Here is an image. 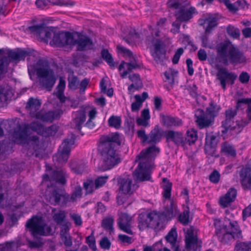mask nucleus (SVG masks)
Instances as JSON below:
<instances>
[{
	"label": "nucleus",
	"mask_w": 251,
	"mask_h": 251,
	"mask_svg": "<svg viewBox=\"0 0 251 251\" xmlns=\"http://www.w3.org/2000/svg\"><path fill=\"white\" fill-rule=\"evenodd\" d=\"M121 134L118 132L103 135L100 139L98 150L102 158L100 169L102 171L110 170L122 161L117 150L122 144Z\"/></svg>",
	"instance_id": "nucleus-1"
},
{
	"label": "nucleus",
	"mask_w": 251,
	"mask_h": 251,
	"mask_svg": "<svg viewBox=\"0 0 251 251\" xmlns=\"http://www.w3.org/2000/svg\"><path fill=\"white\" fill-rule=\"evenodd\" d=\"M77 38L75 39L74 33L68 31H61L53 37V43L59 47H64L67 45L76 46V50L83 51L93 50L95 44L92 39L88 35L76 32Z\"/></svg>",
	"instance_id": "nucleus-2"
},
{
	"label": "nucleus",
	"mask_w": 251,
	"mask_h": 251,
	"mask_svg": "<svg viewBox=\"0 0 251 251\" xmlns=\"http://www.w3.org/2000/svg\"><path fill=\"white\" fill-rule=\"evenodd\" d=\"M34 70L40 78V84L50 90L56 80L53 70L48 64L45 67L43 62L40 61L37 62Z\"/></svg>",
	"instance_id": "nucleus-3"
},
{
	"label": "nucleus",
	"mask_w": 251,
	"mask_h": 251,
	"mask_svg": "<svg viewBox=\"0 0 251 251\" xmlns=\"http://www.w3.org/2000/svg\"><path fill=\"white\" fill-rule=\"evenodd\" d=\"M25 227L31 232L33 238L38 235L46 236L51 231L50 226L45 222L41 216H33L26 222Z\"/></svg>",
	"instance_id": "nucleus-4"
},
{
	"label": "nucleus",
	"mask_w": 251,
	"mask_h": 251,
	"mask_svg": "<svg viewBox=\"0 0 251 251\" xmlns=\"http://www.w3.org/2000/svg\"><path fill=\"white\" fill-rule=\"evenodd\" d=\"M137 133L138 137L142 140V143L148 144L156 145L161 142L163 136L164 137V131L158 125H155L148 135L144 129L138 130Z\"/></svg>",
	"instance_id": "nucleus-5"
},
{
	"label": "nucleus",
	"mask_w": 251,
	"mask_h": 251,
	"mask_svg": "<svg viewBox=\"0 0 251 251\" xmlns=\"http://www.w3.org/2000/svg\"><path fill=\"white\" fill-rule=\"evenodd\" d=\"M26 30L29 31L31 33L35 34L37 36L41 38V40L44 42H48V39H50L52 37V34L53 33V36L52 41L50 42L51 45H54L53 43V39L54 35L57 34L54 30V27L52 26H47L44 23H41L39 25L29 26ZM60 31L58 33H59ZM56 46H57L56 45Z\"/></svg>",
	"instance_id": "nucleus-6"
},
{
	"label": "nucleus",
	"mask_w": 251,
	"mask_h": 251,
	"mask_svg": "<svg viewBox=\"0 0 251 251\" xmlns=\"http://www.w3.org/2000/svg\"><path fill=\"white\" fill-rule=\"evenodd\" d=\"M153 45V52L151 53L154 60L157 64L164 65V62L168 59L167 50L165 44L159 38L152 37L151 40Z\"/></svg>",
	"instance_id": "nucleus-7"
},
{
	"label": "nucleus",
	"mask_w": 251,
	"mask_h": 251,
	"mask_svg": "<svg viewBox=\"0 0 251 251\" xmlns=\"http://www.w3.org/2000/svg\"><path fill=\"white\" fill-rule=\"evenodd\" d=\"M230 231H227L223 234H221L218 238L220 242L224 244H228L231 239H243V236L242 230L236 221H230Z\"/></svg>",
	"instance_id": "nucleus-8"
},
{
	"label": "nucleus",
	"mask_w": 251,
	"mask_h": 251,
	"mask_svg": "<svg viewBox=\"0 0 251 251\" xmlns=\"http://www.w3.org/2000/svg\"><path fill=\"white\" fill-rule=\"evenodd\" d=\"M48 200L49 202L54 206L60 204L65 205L69 201V196L68 194H63L60 188L55 186L50 191Z\"/></svg>",
	"instance_id": "nucleus-9"
},
{
	"label": "nucleus",
	"mask_w": 251,
	"mask_h": 251,
	"mask_svg": "<svg viewBox=\"0 0 251 251\" xmlns=\"http://www.w3.org/2000/svg\"><path fill=\"white\" fill-rule=\"evenodd\" d=\"M217 78L220 81L222 88L226 90V84L233 85L237 78V75L234 73L229 72L226 68L221 67L218 69Z\"/></svg>",
	"instance_id": "nucleus-10"
},
{
	"label": "nucleus",
	"mask_w": 251,
	"mask_h": 251,
	"mask_svg": "<svg viewBox=\"0 0 251 251\" xmlns=\"http://www.w3.org/2000/svg\"><path fill=\"white\" fill-rule=\"evenodd\" d=\"M164 137L166 139V142L168 144L172 142L177 147L185 146L186 139L181 131L166 130L164 131Z\"/></svg>",
	"instance_id": "nucleus-11"
},
{
	"label": "nucleus",
	"mask_w": 251,
	"mask_h": 251,
	"mask_svg": "<svg viewBox=\"0 0 251 251\" xmlns=\"http://www.w3.org/2000/svg\"><path fill=\"white\" fill-rule=\"evenodd\" d=\"M133 175L140 181H152L150 171V165L146 162H140L136 168Z\"/></svg>",
	"instance_id": "nucleus-12"
},
{
	"label": "nucleus",
	"mask_w": 251,
	"mask_h": 251,
	"mask_svg": "<svg viewBox=\"0 0 251 251\" xmlns=\"http://www.w3.org/2000/svg\"><path fill=\"white\" fill-rule=\"evenodd\" d=\"M185 248L188 251H200L201 248V241H198L197 235H194L192 229H188L185 237Z\"/></svg>",
	"instance_id": "nucleus-13"
},
{
	"label": "nucleus",
	"mask_w": 251,
	"mask_h": 251,
	"mask_svg": "<svg viewBox=\"0 0 251 251\" xmlns=\"http://www.w3.org/2000/svg\"><path fill=\"white\" fill-rule=\"evenodd\" d=\"M158 213L156 210H153L150 212H143L139 214L138 217V227L140 230H144L149 227L151 222L153 221L155 216Z\"/></svg>",
	"instance_id": "nucleus-14"
},
{
	"label": "nucleus",
	"mask_w": 251,
	"mask_h": 251,
	"mask_svg": "<svg viewBox=\"0 0 251 251\" xmlns=\"http://www.w3.org/2000/svg\"><path fill=\"white\" fill-rule=\"evenodd\" d=\"M179 212V210L176 204L173 199H171L170 205L165 206L164 211L158 212V214L157 216L159 219L163 218L169 221L175 217Z\"/></svg>",
	"instance_id": "nucleus-15"
},
{
	"label": "nucleus",
	"mask_w": 251,
	"mask_h": 251,
	"mask_svg": "<svg viewBox=\"0 0 251 251\" xmlns=\"http://www.w3.org/2000/svg\"><path fill=\"white\" fill-rule=\"evenodd\" d=\"M196 10V8L193 6L187 9L186 4H183L175 11L174 16L177 21L180 22H187L192 18L193 14Z\"/></svg>",
	"instance_id": "nucleus-16"
},
{
	"label": "nucleus",
	"mask_w": 251,
	"mask_h": 251,
	"mask_svg": "<svg viewBox=\"0 0 251 251\" xmlns=\"http://www.w3.org/2000/svg\"><path fill=\"white\" fill-rule=\"evenodd\" d=\"M217 144L218 140L216 135H209L206 133L204 149V153L212 157H219V155L216 154Z\"/></svg>",
	"instance_id": "nucleus-17"
},
{
	"label": "nucleus",
	"mask_w": 251,
	"mask_h": 251,
	"mask_svg": "<svg viewBox=\"0 0 251 251\" xmlns=\"http://www.w3.org/2000/svg\"><path fill=\"white\" fill-rule=\"evenodd\" d=\"M239 176L241 185L244 190H251V166L247 164L241 169Z\"/></svg>",
	"instance_id": "nucleus-18"
},
{
	"label": "nucleus",
	"mask_w": 251,
	"mask_h": 251,
	"mask_svg": "<svg viewBox=\"0 0 251 251\" xmlns=\"http://www.w3.org/2000/svg\"><path fill=\"white\" fill-rule=\"evenodd\" d=\"M195 116L197 119L196 122L200 129L209 127L214 124V120L210 117L208 118V116L205 114L204 111L202 109H198Z\"/></svg>",
	"instance_id": "nucleus-19"
},
{
	"label": "nucleus",
	"mask_w": 251,
	"mask_h": 251,
	"mask_svg": "<svg viewBox=\"0 0 251 251\" xmlns=\"http://www.w3.org/2000/svg\"><path fill=\"white\" fill-rule=\"evenodd\" d=\"M52 218L56 225L61 227V229H64L65 232L69 231L71 223L67 219V212L65 210H60L54 214Z\"/></svg>",
	"instance_id": "nucleus-20"
},
{
	"label": "nucleus",
	"mask_w": 251,
	"mask_h": 251,
	"mask_svg": "<svg viewBox=\"0 0 251 251\" xmlns=\"http://www.w3.org/2000/svg\"><path fill=\"white\" fill-rule=\"evenodd\" d=\"M228 56L230 63L233 65L245 63L246 57L244 53L238 48H233L228 50Z\"/></svg>",
	"instance_id": "nucleus-21"
},
{
	"label": "nucleus",
	"mask_w": 251,
	"mask_h": 251,
	"mask_svg": "<svg viewBox=\"0 0 251 251\" xmlns=\"http://www.w3.org/2000/svg\"><path fill=\"white\" fill-rule=\"evenodd\" d=\"M237 195V190L234 187H231L224 196L220 197L219 204L223 208L228 207L231 203L235 201Z\"/></svg>",
	"instance_id": "nucleus-22"
},
{
	"label": "nucleus",
	"mask_w": 251,
	"mask_h": 251,
	"mask_svg": "<svg viewBox=\"0 0 251 251\" xmlns=\"http://www.w3.org/2000/svg\"><path fill=\"white\" fill-rule=\"evenodd\" d=\"M160 122L162 126L169 128L172 127H178L183 125L182 120L178 117H174L163 114H160Z\"/></svg>",
	"instance_id": "nucleus-23"
},
{
	"label": "nucleus",
	"mask_w": 251,
	"mask_h": 251,
	"mask_svg": "<svg viewBox=\"0 0 251 251\" xmlns=\"http://www.w3.org/2000/svg\"><path fill=\"white\" fill-rule=\"evenodd\" d=\"M13 137L18 144L25 145L28 138V128L19 126L18 129L14 131Z\"/></svg>",
	"instance_id": "nucleus-24"
},
{
	"label": "nucleus",
	"mask_w": 251,
	"mask_h": 251,
	"mask_svg": "<svg viewBox=\"0 0 251 251\" xmlns=\"http://www.w3.org/2000/svg\"><path fill=\"white\" fill-rule=\"evenodd\" d=\"M71 153V149L69 147L65 146L62 151H58L52 156L53 161L60 164L66 163L69 158Z\"/></svg>",
	"instance_id": "nucleus-25"
},
{
	"label": "nucleus",
	"mask_w": 251,
	"mask_h": 251,
	"mask_svg": "<svg viewBox=\"0 0 251 251\" xmlns=\"http://www.w3.org/2000/svg\"><path fill=\"white\" fill-rule=\"evenodd\" d=\"M130 218L128 214L124 213L118 219V226L119 229L130 235L133 234V231L131 229L130 224Z\"/></svg>",
	"instance_id": "nucleus-26"
},
{
	"label": "nucleus",
	"mask_w": 251,
	"mask_h": 251,
	"mask_svg": "<svg viewBox=\"0 0 251 251\" xmlns=\"http://www.w3.org/2000/svg\"><path fill=\"white\" fill-rule=\"evenodd\" d=\"M86 119V112L85 109H79L75 114V118L73 119V123L75 124V128L78 130L81 135L84 133L81 132L82 125L85 122Z\"/></svg>",
	"instance_id": "nucleus-27"
},
{
	"label": "nucleus",
	"mask_w": 251,
	"mask_h": 251,
	"mask_svg": "<svg viewBox=\"0 0 251 251\" xmlns=\"http://www.w3.org/2000/svg\"><path fill=\"white\" fill-rule=\"evenodd\" d=\"M67 176L66 171L62 169L54 170L51 173L52 181L62 185H64L67 183Z\"/></svg>",
	"instance_id": "nucleus-28"
},
{
	"label": "nucleus",
	"mask_w": 251,
	"mask_h": 251,
	"mask_svg": "<svg viewBox=\"0 0 251 251\" xmlns=\"http://www.w3.org/2000/svg\"><path fill=\"white\" fill-rule=\"evenodd\" d=\"M151 145L148 148L143 149L141 151L140 153L137 155V158L139 160L141 159L149 158L152 157L155 152L160 151L159 148H157L155 145L151 144Z\"/></svg>",
	"instance_id": "nucleus-29"
},
{
	"label": "nucleus",
	"mask_w": 251,
	"mask_h": 251,
	"mask_svg": "<svg viewBox=\"0 0 251 251\" xmlns=\"http://www.w3.org/2000/svg\"><path fill=\"white\" fill-rule=\"evenodd\" d=\"M17 51H10L8 53V57L12 60L20 61L25 59V57L31 55L30 51L18 49Z\"/></svg>",
	"instance_id": "nucleus-30"
},
{
	"label": "nucleus",
	"mask_w": 251,
	"mask_h": 251,
	"mask_svg": "<svg viewBox=\"0 0 251 251\" xmlns=\"http://www.w3.org/2000/svg\"><path fill=\"white\" fill-rule=\"evenodd\" d=\"M221 151L228 157H235L236 156L235 148L227 142H225L222 144Z\"/></svg>",
	"instance_id": "nucleus-31"
},
{
	"label": "nucleus",
	"mask_w": 251,
	"mask_h": 251,
	"mask_svg": "<svg viewBox=\"0 0 251 251\" xmlns=\"http://www.w3.org/2000/svg\"><path fill=\"white\" fill-rule=\"evenodd\" d=\"M162 182L164 184L162 186L163 189L162 195L166 199H171V193L172 189V183L167 177L162 178Z\"/></svg>",
	"instance_id": "nucleus-32"
},
{
	"label": "nucleus",
	"mask_w": 251,
	"mask_h": 251,
	"mask_svg": "<svg viewBox=\"0 0 251 251\" xmlns=\"http://www.w3.org/2000/svg\"><path fill=\"white\" fill-rule=\"evenodd\" d=\"M42 104L41 100L30 97L28 99L25 105V108L27 109L34 110V112H37L41 107Z\"/></svg>",
	"instance_id": "nucleus-33"
},
{
	"label": "nucleus",
	"mask_w": 251,
	"mask_h": 251,
	"mask_svg": "<svg viewBox=\"0 0 251 251\" xmlns=\"http://www.w3.org/2000/svg\"><path fill=\"white\" fill-rule=\"evenodd\" d=\"M71 171L76 175H82L85 171L86 164L83 162H73L70 164Z\"/></svg>",
	"instance_id": "nucleus-34"
},
{
	"label": "nucleus",
	"mask_w": 251,
	"mask_h": 251,
	"mask_svg": "<svg viewBox=\"0 0 251 251\" xmlns=\"http://www.w3.org/2000/svg\"><path fill=\"white\" fill-rule=\"evenodd\" d=\"M177 236L176 228L174 227L169 231L165 237L166 241L171 244L172 248H173V247L176 245Z\"/></svg>",
	"instance_id": "nucleus-35"
},
{
	"label": "nucleus",
	"mask_w": 251,
	"mask_h": 251,
	"mask_svg": "<svg viewBox=\"0 0 251 251\" xmlns=\"http://www.w3.org/2000/svg\"><path fill=\"white\" fill-rule=\"evenodd\" d=\"M186 209L180 213L178 217V221L183 226H187L191 223L192 220L190 219V208L188 205L186 206Z\"/></svg>",
	"instance_id": "nucleus-36"
},
{
	"label": "nucleus",
	"mask_w": 251,
	"mask_h": 251,
	"mask_svg": "<svg viewBox=\"0 0 251 251\" xmlns=\"http://www.w3.org/2000/svg\"><path fill=\"white\" fill-rule=\"evenodd\" d=\"M118 183L120 184L119 191L125 192L126 193H132L131 192V186L132 181L131 180L126 178H120L118 180Z\"/></svg>",
	"instance_id": "nucleus-37"
},
{
	"label": "nucleus",
	"mask_w": 251,
	"mask_h": 251,
	"mask_svg": "<svg viewBox=\"0 0 251 251\" xmlns=\"http://www.w3.org/2000/svg\"><path fill=\"white\" fill-rule=\"evenodd\" d=\"M186 136L187 137H185V145L187 144L191 146L194 144L198 139L197 131L194 128L188 130L186 132Z\"/></svg>",
	"instance_id": "nucleus-38"
},
{
	"label": "nucleus",
	"mask_w": 251,
	"mask_h": 251,
	"mask_svg": "<svg viewBox=\"0 0 251 251\" xmlns=\"http://www.w3.org/2000/svg\"><path fill=\"white\" fill-rule=\"evenodd\" d=\"M114 221V219L112 217H108L104 218L101 222V226L104 229L109 230L110 234L114 233L113 227Z\"/></svg>",
	"instance_id": "nucleus-39"
},
{
	"label": "nucleus",
	"mask_w": 251,
	"mask_h": 251,
	"mask_svg": "<svg viewBox=\"0 0 251 251\" xmlns=\"http://www.w3.org/2000/svg\"><path fill=\"white\" fill-rule=\"evenodd\" d=\"M125 131L126 134L132 136L135 131V124L133 118L126 119L124 123Z\"/></svg>",
	"instance_id": "nucleus-40"
},
{
	"label": "nucleus",
	"mask_w": 251,
	"mask_h": 251,
	"mask_svg": "<svg viewBox=\"0 0 251 251\" xmlns=\"http://www.w3.org/2000/svg\"><path fill=\"white\" fill-rule=\"evenodd\" d=\"M234 251H251V241H237L235 245Z\"/></svg>",
	"instance_id": "nucleus-41"
},
{
	"label": "nucleus",
	"mask_w": 251,
	"mask_h": 251,
	"mask_svg": "<svg viewBox=\"0 0 251 251\" xmlns=\"http://www.w3.org/2000/svg\"><path fill=\"white\" fill-rule=\"evenodd\" d=\"M101 56L110 67H114L115 62L113 58L107 49H103L101 50Z\"/></svg>",
	"instance_id": "nucleus-42"
},
{
	"label": "nucleus",
	"mask_w": 251,
	"mask_h": 251,
	"mask_svg": "<svg viewBox=\"0 0 251 251\" xmlns=\"http://www.w3.org/2000/svg\"><path fill=\"white\" fill-rule=\"evenodd\" d=\"M20 246L18 241H8L2 245L0 251H15V249Z\"/></svg>",
	"instance_id": "nucleus-43"
},
{
	"label": "nucleus",
	"mask_w": 251,
	"mask_h": 251,
	"mask_svg": "<svg viewBox=\"0 0 251 251\" xmlns=\"http://www.w3.org/2000/svg\"><path fill=\"white\" fill-rule=\"evenodd\" d=\"M73 63L75 66H77L79 62H85L89 57L83 52H77L72 54Z\"/></svg>",
	"instance_id": "nucleus-44"
},
{
	"label": "nucleus",
	"mask_w": 251,
	"mask_h": 251,
	"mask_svg": "<svg viewBox=\"0 0 251 251\" xmlns=\"http://www.w3.org/2000/svg\"><path fill=\"white\" fill-rule=\"evenodd\" d=\"M122 119L120 116L112 115L108 120V126L110 127L119 129L121 126Z\"/></svg>",
	"instance_id": "nucleus-45"
},
{
	"label": "nucleus",
	"mask_w": 251,
	"mask_h": 251,
	"mask_svg": "<svg viewBox=\"0 0 251 251\" xmlns=\"http://www.w3.org/2000/svg\"><path fill=\"white\" fill-rule=\"evenodd\" d=\"M227 34L233 39H238L240 37V32L238 27H235L234 25H229L226 28Z\"/></svg>",
	"instance_id": "nucleus-46"
},
{
	"label": "nucleus",
	"mask_w": 251,
	"mask_h": 251,
	"mask_svg": "<svg viewBox=\"0 0 251 251\" xmlns=\"http://www.w3.org/2000/svg\"><path fill=\"white\" fill-rule=\"evenodd\" d=\"M60 236L66 247H70L72 246V237L70 235L69 231L65 232L64 229H61Z\"/></svg>",
	"instance_id": "nucleus-47"
},
{
	"label": "nucleus",
	"mask_w": 251,
	"mask_h": 251,
	"mask_svg": "<svg viewBox=\"0 0 251 251\" xmlns=\"http://www.w3.org/2000/svg\"><path fill=\"white\" fill-rule=\"evenodd\" d=\"M178 73V71L173 68H170L169 72L165 71L163 73L166 80H170L169 83L172 86H173L175 84V75L177 74Z\"/></svg>",
	"instance_id": "nucleus-48"
},
{
	"label": "nucleus",
	"mask_w": 251,
	"mask_h": 251,
	"mask_svg": "<svg viewBox=\"0 0 251 251\" xmlns=\"http://www.w3.org/2000/svg\"><path fill=\"white\" fill-rule=\"evenodd\" d=\"M128 78L130 81L135 82V84L137 85L136 87V90H139L143 87V83L139 74L134 73L130 75Z\"/></svg>",
	"instance_id": "nucleus-49"
},
{
	"label": "nucleus",
	"mask_w": 251,
	"mask_h": 251,
	"mask_svg": "<svg viewBox=\"0 0 251 251\" xmlns=\"http://www.w3.org/2000/svg\"><path fill=\"white\" fill-rule=\"evenodd\" d=\"M41 235L37 236V237L33 238L36 239L37 241L28 240L27 245L30 249H38L42 247L44 245V242H42V238L40 237Z\"/></svg>",
	"instance_id": "nucleus-50"
},
{
	"label": "nucleus",
	"mask_w": 251,
	"mask_h": 251,
	"mask_svg": "<svg viewBox=\"0 0 251 251\" xmlns=\"http://www.w3.org/2000/svg\"><path fill=\"white\" fill-rule=\"evenodd\" d=\"M249 122L244 120H241L240 121L237 120L236 121V125L232 126V127H234L232 131H234L235 133L238 134L241 133L243 130L244 128L248 125Z\"/></svg>",
	"instance_id": "nucleus-51"
},
{
	"label": "nucleus",
	"mask_w": 251,
	"mask_h": 251,
	"mask_svg": "<svg viewBox=\"0 0 251 251\" xmlns=\"http://www.w3.org/2000/svg\"><path fill=\"white\" fill-rule=\"evenodd\" d=\"M106 80L103 78L100 81V87L101 92L104 94H106L107 96L109 98L113 97L114 94V89L113 88H109L107 90V87L105 84Z\"/></svg>",
	"instance_id": "nucleus-52"
},
{
	"label": "nucleus",
	"mask_w": 251,
	"mask_h": 251,
	"mask_svg": "<svg viewBox=\"0 0 251 251\" xmlns=\"http://www.w3.org/2000/svg\"><path fill=\"white\" fill-rule=\"evenodd\" d=\"M132 193H126L119 191V194L116 197L117 203L118 205L123 204L128 199Z\"/></svg>",
	"instance_id": "nucleus-53"
},
{
	"label": "nucleus",
	"mask_w": 251,
	"mask_h": 251,
	"mask_svg": "<svg viewBox=\"0 0 251 251\" xmlns=\"http://www.w3.org/2000/svg\"><path fill=\"white\" fill-rule=\"evenodd\" d=\"M85 242L88 245L89 248L93 251H97V248L94 231H92L90 235L86 237Z\"/></svg>",
	"instance_id": "nucleus-54"
},
{
	"label": "nucleus",
	"mask_w": 251,
	"mask_h": 251,
	"mask_svg": "<svg viewBox=\"0 0 251 251\" xmlns=\"http://www.w3.org/2000/svg\"><path fill=\"white\" fill-rule=\"evenodd\" d=\"M37 118H40L44 122L51 123L54 121L51 111H49L44 114H41L40 112H38L37 114Z\"/></svg>",
	"instance_id": "nucleus-55"
},
{
	"label": "nucleus",
	"mask_w": 251,
	"mask_h": 251,
	"mask_svg": "<svg viewBox=\"0 0 251 251\" xmlns=\"http://www.w3.org/2000/svg\"><path fill=\"white\" fill-rule=\"evenodd\" d=\"M226 220L229 222L228 225L222 224L220 225L218 228L216 227L215 233L218 238L220 237L222 230H223L225 233L227 232V231H231V229L230 228V221H231V220L228 218H226Z\"/></svg>",
	"instance_id": "nucleus-56"
},
{
	"label": "nucleus",
	"mask_w": 251,
	"mask_h": 251,
	"mask_svg": "<svg viewBox=\"0 0 251 251\" xmlns=\"http://www.w3.org/2000/svg\"><path fill=\"white\" fill-rule=\"evenodd\" d=\"M94 182L92 179H87L83 183V188L85 190V195L91 194L94 191Z\"/></svg>",
	"instance_id": "nucleus-57"
},
{
	"label": "nucleus",
	"mask_w": 251,
	"mask_h": 251,
	"mask_svg": "<svg viewBox=\"0 0 251 251\" xmlns=\"http://www.w3.org/2000/svg\"><path fill=\"white\" fill-rule=\"evenodd\" d=\"M206 112V114L213 120L218 116V113L216 112L215 103L213 101L209 103V107H207Z\"/></svg>",
	"instance_id": "nucleus-58"
},
{
	"label": "nucleus",
	"mask_w": 251,
	"mask_h": 251,
	"mask_svg": "<svg viewBox=\"0 0 251 251\" xmlns=\"http://www.w3.org/2000/svg\"><path fill=\"white\" fill-rule=\"evenodd\" d=\"M100 247L106 250H109L111 247V242L106 236L103 237L100 241Z\"/></svg>",
	"instance_id": "nucleus-59"
},
{
	"label": "nucleus",
	"mask_w": 251,
	"mask_h": 251,
	"mask_svg": "<svg viewBox=\"0 0 251 251\" xmlns=\"http://www.w3.org/2000/svg\"><path fill=\"white\" fill-rule=\"evenodd\" d=\"M108 176H100L98 177L95 181V187L96 189H98L102 187L107 181Z\"/></svg>",
	"instance_id": "nucleus-60"
},
{
	"label": "nucleus",
	"mask_w": 251,
	"mask_h": 251,
	"mask_svg": "<svg viewBox=\"0 0 251 251\" xmlns=\"http://www.w3.org/2000/svg\"><path fill=\"white\" fill-rule=\"evenodd\" d=\"M78 79L77 76L73 75L70 79L68 78V87L69 89L75 90L77 88V84H78Z\"/></svg>",
	"instance_id": "nucleus-61"
},
{
	"label": "nucleus",
	"mask_w": 251,
	"mask_h": 251,
	"mask_svg": "<svg viewBox=\"0 0 251 251\" xmlns=\"http://www.w3.org/2000/svg\"><path fill=\"white\" fill-rule=\"evenodd\" d=\"M220 174L216 170H214L209 175V180L215 184L218 183L220 180Z\"/></svg>",
	"instance_id": "nucleus-62"
},
{
	"label": "nucleus",
	"mask_w": 251,
	"mask_h": 251,
	"mask_svg": "<svg viewBox=\"0 0 251 251\" xmlns=\"http://www.w3.org/2000/svg\"><path fill=\"white\" fill-rule=\"evenodd\" d=\"M183 52L184 49L183 48L180 47L177 49L172 58V62L174 64H178L180 57Z\"/></svg>",
	"instance_id": "nucleus-63"
},
{
	"label": "nucleus",
	"mask_w": 251,
	"mask_h": 251,
	"mask_svg": "<svg viewBox=\"0 0 251 251\" xmlns=\"http://www.w3.org/2000/svg\"><path fill=\"white\" fill-rule=\"evenodd\" d=\"M159 245L161 246V247H162L163 246L162 239L156 242L153 244L152 246H146L144 248L143 251H157L158 248H156V247Z\"/></svg>",
	"instance_id": "nucleus-64"
}]
</instances>
